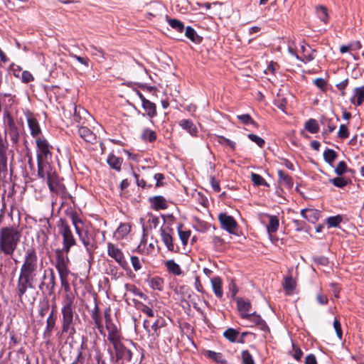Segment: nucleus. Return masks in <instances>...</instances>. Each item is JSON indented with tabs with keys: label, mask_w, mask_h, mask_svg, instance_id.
I'll return each instance as SVG.
<instances>
[{
	"label": "nucleus",
	"mask_w": 364,
	"mask_h": 364,
	"mask_svg": "<svg viewBox=\"0 0 364 364\" xmlns=\"http://www.w3.org/2000/svg\"><path fill=\"white\" fill-rule=\"evenodd\" d=\"M173 234V228L170 227L160 228V235L162 242L168 249V250L176 253L179 251V247L173 243L172 235Z\"/></svg>",
	"instance_id": "obj_13"
},
{
	"label": "nucleus",
	"mask_w": 364,
	"mask_h": 364,
	"mask_svg": "<svg viewBox=\"0 0 364 364\" xmlns=\"http://www.w3.org/2000/svg\"><path fill=\"white\" fill-rule=\"evenodd\" d=\"M67 216L70 219L79 240L82 243L87 254L91 256L97 248V244L95 235L85 230V223L79 214L73 210H66Z\"/></svg>",
	"instance_id": "obj_2"
},
{
	"label": "nucleus",
	"mask_w": 364,
	"mask_h": 364,
	"mask_svg": "<svg viewBox=\"0 0 364 364\" xmlns=\"http://www.w3.org/2000/svg\"><path fill=\"white\" fill-rule=\"evenodd\" d=\"M57 228L58 229V234L62 237V243L64 250H66L68 255L73 247L77 245V240L74 234L69 225L68 223L65 218H60L57 222Z\"/></svg>",
	"instance_id": "obj_5"
},
{
	"label": "nucleus",
	"mask_w": 364,
	"mask_h": 364,
	"mask_svg": "<svg viewBox=\"0 0 364 364\" xmlns=\"http://www.w3.org/2000/svg\"><path fill=\"white\" fill-rule=\"evenodd\" d=\"M166 19L169 26L178 32L182 33L185 28L184 24L182 21L176 18H170L168 16H166Z\"/></svg>",
	"instance_id": "obj_34"
},
{
	"label": "nucleus",
	"mask_w": 364,
	"mask_h": 364,
	"mask_svg": "<svg viewBox=\"0 0 364 364\" xmlns=\"http://www.w3.org/2000/svg\"><path fill=\"white\" fill-rule=\"evenodd\" d=\"M240 335V332L235 328H229L223 333V336L230 342L235 343L237 342V338Z\"/></svg>",
	"instance_id": "obj_35"
},
{
	"label": "nucleus",
	"mask_w": 364,
	"mask_h": 364,
	"mask_svg": "<svg viewBox=\"0 0 364 364\" xmlns=\"http://www.w3.org/2000/svg\"><path fill=\"white\" fill-rule=\"evenodd\" d=\"M38 270V267L20 269L16 287V292L20 300H22L28 289H35Z\"/></svg>",
	"instance_id": "obj_4"
},
{
	"label": "nucleus",
	"mask_w": 364,
	"mask_h": 364,
	"mask_svg": "<svg viewBox=\"0 0 364 364\" xmlns=\"http://www.w3.org/2000/svg\"><path fill=\"white\" fill-rule=\"evenodd\" d=\"M38 267V257L35 247H31L25 250L23 264L20 269Z\"/></svg>",
	"instance_id": "obj_11"
},
{
	"label": "nucleus",
	"mask_w": 364,
	"mask_h": 364,
	"mask_svg": "<svg viewBox=\"0 0 364 364\" xmlns=\"http://www.w3.org/2000/svg\"><path fill=\"white\" fill-rule=\"evenodd\" d=\"M110 343L113 345V348L115 351V362L122 360V363H123L124 362H130L132 360L133 353L130 349L127 348L121 342V338L115 339Z\"/></svg>",
	"instance_id": "obj_7"
},
{
	"label": "nucleus",
	"mask_w": 364,
	"mask_h": 364,
	"mask_svg": "<svg viewBox=\"0 0 364 364\" xmlns=\"http://www.w3.org/2000/svg\"><path fill=\"white\" fill-rule=\"evenodd\" d=\"M251 180L255 186H269V184L267 182L264 180V178L261 176L260 175L252 173L251 174Z\"/></svg>",
	"instance_id": "obj_48"
},
{
	"label": "nucleus",
	"mask_w": 364,
	"mask_h": 364,
	"mask_svg": "<svg viewBox=\"0 0 364 364\" xmlns=\"http://www.w3.org/2000/svg\"><path fill=\"white\" fill-rule=\"evenodd\" d=\"M279 226V221L276 215L269 216V223L267 225V230L269 235L276 232Z\"/></svg>",
	"instance_id": "obj_32"
},
{
	"label": "nucleus",
	"mask_w": 364,
	"mask_h": 364,
	"mask_svg": "<svg viewBox=\"0 0 364 364\" xmlns=\"http://www.w3.org/2000/svg\"><path fill=\"white\" fill-rule=\"evenodd\" d=\"M354 92L355 95L350 99V102L355 105L360 106L364 102V86L355 87Z\"/></svg>",
	"instance_id": "obj_26"
},
{
	"label": "nucleus",
	"mask_w": 364,
	"mask_h": 364,
	"mask_svg": "<svg viewBox=\"0 0 364 364\" xmlns=\"http://www.w3.org/2000/svg\"><path fill=\"white\" fill-rule=\"evenodd\" d=\"M292 348L294 350V354L292 355L294 358L296 360H300L303 355V351L297 345L294 343H292Z\"/></svg>",
	"instance_id": "obj_61"
},
{
	"label": "nucleus",
	"mask_w": 364,
	"mask_h": 364,
	"mask_svg": "<svg viewBox=\"0 0 364 364\" xmlns=\"http://www.w3.org/2000/svg\"><path fill=\"white\" fill-rule=\"evenodd\" d=\"M242 364H255L254 359L247 350H244L241 353Z\"/></svg>",
	"instance_id": "obj_55"
},
{
	"label": "nucleus",
	"mask_w": 364,
	"mask_h": 364,
	"mask_svg": "<svg viewBox=\"0 0 364 364\" xmlns=\"http://www.w3.org/2000/svg\"><path fill=\"white\" fill-rule=\"evenodd\" d=\"M352 171H353L352 169L348 168L347 164L344 161H340L337 164V166L335 168V173L338 176H342L343 174H344L346 172H352Z\"/></svg>",
	"instance_id": "obj_49"
},
{
	"label": "nucleus",
	"mask_w": 364,
	"mask_h": 364,
	"mask_svg": "<svg viewBox=\"0 0 364 364\" xmlns=\"http://www.w3.org/2000/svg\"><path fill=\"white\" fill-rule=\"evenodd\" d=\"M56 287L55 275L52 268H48L44 270L38 289L44 292H47L49 296L55 293Z\"/></svg>",
	"instance_id": "obj_6"
},
{
	"label": "nucleus",
	"mask_w": 364,
	"mask_h": 364,
	"mask_svg": "<svg viewBox=\"0 0 364 364\" xmlns=\"http://www.w3.org/2000/svg\"><path fill=\"white\" fill-rule=\"evenodd\" d=\"M237 309L240 311V316L242 318V315L249 314L251 309V303L248 300H245L241 298L237 299Z\"/></svg>",
	"instance_id": "obj_31"
},
{
	"label": "nucleus",
	"mask_w": 364,
	"mask_h": 364,
	"mask_svg": "<svg viewBox=\"0 0 364 364\" xmlns=\"http://www.w3.org/2000/svg\"><path fill=\"white\" fill-rule=\"evenodd\" d=\"M185 36L195 43H200L203 41V38L198 35L195 29L191 26L186 28Z\"/></svg>",
	"instance_id": "obj_30"
},
{
	"label": "nucleus",
	"mask_w": 364,
	"mask_h": 364,
	"mask_svg": "<svg viewBox=\"0 0 364 364\" xmlns=\"http://www.w3.org/2000/svg\"><path fill=\"white\" fill-rule=\"evenodd\" d=\"M329 181L336 187L343 188L350 182V180L345 179L343 177H336L334 178L330 179Z\"/></svg>",
	"instance_id": "obj_51"
},
{
	"label": "nucleus",
	"mask_w": 364,
	"mask_h": 364,
	"mask_svg": "<svg viewBox=\"0 0 364 364\" xmlns=\"http://www.w3.org/2000/svg\"><path fill=\"white\" fill-rule=\"evenodd\" d=\"M141 311L146 314L149 317H154V312L152 309L146 306V304H141Z\"/></svg>",
	"instance_id": "obj_64"
},
{
	"label": "nucleus",
	"mask_w": 364,
	"mask_h": 364,
	"mask_svg": "<svg viewBox=\"0 0 364 364\" xmlns=\"http://www.w3.org/2000/svg\"><path fill=\"white\" fill-rule=\"evenodd\" d=\"M123 161L124 160L122 157L116 156L112 153H110L107 159V163L109 167L117 172H119L122 170Z\"/></svg>",
	"instance_id": "obj_20"
},
{
	"label": "nucleus",
	"mask_w": 364,
	"mask_h": 364,
	"mask_svg": "<svg viewBox=\"0 0 364 364\" xmlns=\"http://www.w3.org/2000/svg\"><path fill=\"white\" fill-rule=\"evenodd\" d=\"M305 129L311 134H316L319 131V126L314 119H309L305 123Z\"/></svg>",
	"instance_id": "obj_42"
},
{
	"label": "nucleus",
	"mask_w": 364,
	"mask_h": 364,
	"mask_svg": "<svg viewBox=\"0 0 364 364\" xmlns=\"http://www.w3.org/2000/svg\"><path fill=\"white\" fill-rule=\"evenodd\" d=\"M27 122L31 136L33 138H36V139L38 137H41L40 134H41V129L38 120L33 116L30 115L27 117Z\"/></svg>",
	"instance_id": "obj_17"
},
{
	"label": "nucleus",
	"mask_w": 364,
	"mask_h": 364,
	"mask_svg": "<svg viewBox=\"0 0 364 364\" xmlns=\"http://www.w3.org/2000/svg\"><path fill=\"white\" fill-rule=\"evenodd\" d=\"M5 134H8L13 144H17L19 141V130L18 127L16 125L5 128Z\"/></svg>",
	"instance_id": "obj_29"
},
{
	"label": "nucleus",
	"mask_w": 364,
	"mask_h": 364,
	"mask_svg": "<svg viewBox=\"0 0 364 364\" xmlns=\"http://www.w3.org/2000/svg\"><path fill=\"white\" fill-rule=\"evenodd\" d=\"M247 137L253 142L256 143L258 146L260 148H262L264 146L265 141L263 139L258 136L257 135L255 134H249L247 135Z\"/></svg>",
	"instance_id": "obj_57"
},
{
	"label": "nucleus",
	"mask_w": 364,
	"mask_h": 364,
	"mask_svg": "<svg viewBox=\"0 0 364 364\" xmlns=\"http://www.w3.org/2000/svg\"><path fill=\"white\" fill-rule=\"evenodd\" d=\"M130 259H131V263L132 264V267L136 272H137L141 269V264L140 260L138 257L132 256Z\"/></svg>",
	"instance_id": "obj_63"
},
{
	"label": "nucleus",
	"mask_w": 364,
	"mask_h": 364,
	"mask_svg": "<svg viewBox=\"0 0 364 364\" xmlns=\"http://www.w3.org/2000/svg\"><path fill=\"white\" fill-rule=\"evenodd\" d=\"M22 237L21 230L15 225L0 228V254L12 256Z\"/></svg>",
	"instance_id": "obj_3"
},
{
	"label": "nucleus",
	"mask_w": 364,
	"mask_h": 364,
	"mask_svg": "<svg viewBox=\"0 0 364 364\" xmlns=\"http://www.w3.org/2000/svg\"><path fill=\"white\" fill-rule=\"evenodd\" d=\"M38 164V176L41 178H47V171H50V166L48 161L37 160Z\"/></svg>",
	"instance_id": "obj_25"
},
{
	"label": "nucleus",
	"mask_w": 364,
	"mask_h": 364,
	"mask_svg": "<svg viewBox=\"0 0 364 364\" xmlns=\"http://www.w3.org/2000/svg\"><path fill=\"white\" fill-rule=\"evenodd\" d=\"M301 50L303 53L301 58L305 60L304 63L312 61L315 58L314 53H316V50L311 49L309 45H301Z\"/></svg>",
	"instance_id": "obj_28"
},
{
	"label": "nucleus",
	"mask_w": 364,
	"mask_h": 364,
	"mask_svg": "<svg viewBox=\"0 0 364 364\" xmlns=\"http://www.w3.org/2000/svg\"><path fill=\"white\" fill-rule=\"evenodd\" d=\"M210 282L215 295L218 298L221 299L223 295V291L222 289V279L217 276L213 277Z\"/></svg>",
	"instance_id": "obj_24"
},
{
	"label": "nucleus",
	"mask_w": 364,
	"mask_h": 364,
	"mask_svg": "<svg viewBox=\"0 0 364 364\" xmlns=\"http://www.w3.org/2000/svg\"><path fill=\"white\" fill-rule=\"evenodd\" d=\"M178 124L192 136H197L198 128L191 119H181L179 121Z\"/></svg>",
	"instance_id": "obj_19"
},
{
	"label": "nucleus",
	"mask_w": 364,
	"mask_h": 364,
	"mask_svg": "<svg viewBox=\"0 0 364 364\" xmlns=\"http://www.w3.org/2000/svg\"><path fill=\"white\" fill-rule=\"evenodd\" d=\"M56 316H54V310L53 309L47 318L46 326L43 332V338L49 340L52 336L53 331L55 327Z\"/></svg>",
	"instance_id": "obj_16"
},
{
	"label": "nucleus",
	"mask_w": 364,
	"mask_h": 364,
	"mask_svg": "<svg viewBox=\"0 0 364 364\" xmlns=\"http://www.w3.org/2000/svg\"><path fill=\"white\" fill-rule=\"evenodd\" d=\"M75 296L73 294H67L63 301L61 308V334H68L73 337L76 333V321H80L78 314L75 312L74 305Z\"/></svg>",
	"instance_id": "obj_1"
},
{
	"label": "nucleus",
	"mask_w": 364,
	"mask_h": 364,
	"mask_svg": "<svg viewBox=\"0 0 364 364\" xmlns=\"http://www.w3.org/2000/svg\"><path fill=\"white\" fill-rule=\"evenodd\" d=\"M333 327H334V329L336 331L338 338L341 339L342 336H343V331L341 328V324L337 318L334 319Z\"/></svg>",
	"instance_id": "obj_62"
},
{
	"label": "nucleus",
	"mask_w": 364,
	"mask_h": 364,
	"mask_svg": "<svg viewBox=\"0 0 364 364\" xmlns=\"http://www.w3.org/2000/svg\"><path fill=\"white\" fill-rule=\"evenodd\" d=\"M92 50V55L100 56L102 59L106 60V54L101 48H97L93 45L90 46Z\"/></svg>",
	"instance_id": "obj_59"
},
{
	"label": "nucleus",
	"mask_w": 364,
	"mask_h": 364,
	"mask_svg": "<svg viewBox=\"0 0 364 364\" xmlns=\"http://www.w3.org/2000/svg\"><path fill=\"white\" fill-rule=\"evenodd\" d=\"M316 14L318 17L323 21L325 23H327L328 21V14L326 7L324 6H318L316 7Z\"/></svg>",
	"instance_id": "obj_43"
},
{
	"label": "nucleus",
	"mask_w": 364,
	"mask_h": 364,
	"mask_svg": "<svg viewBox=\"0 0 364 364\" xmlns=\"http://www.w3.org/2000/svg\"><path fill=\"white\" fill-rule=\"evenodd\" d=\"M157 137L156 132L152 129L149 128L144 129L141 134V139L144 141H146L149 142H153L156 141Z\"/></svg>",
	"instance_id": "obj_38"
},
{
	"label": "nucleus",
	"mask_w": 364,
	"mask_h": 364,
	"mask_svg": "<svg viewBox=\"0 0 364 364\" xmlns=\"http://www.w3.org/2000/svg\"><path fill=\"white\" fill-rule=\"evenodd\" d=\"M78 134L86 142L93 144L97 141L96 135L86 127H80L78 129Z\"/></svg>",
	"instance_id": "obj_18"
},
{
	"label": "nucleus",
	"mask_w": 364,
	"mask_h": 364,
	"mask_svg": "<svg viewBox=\"0 0 364 364\" xmlns=\"http://www.w3.org/2000/svg\"><path fill=\"white\" fill-rule=\"evenodd\" d=\"M9 348L12 349L21 341V335L14 331L9 332Z\"/></svg>",
	"instance_id": "obj_41"
},
{
	"label": "nucleus",
	"mask_w": 364,
	"mask_h": 364,
	"mask_svg": "<svg viewBox=\"0 0 364 364\" xmlns=\"http://www.w3.org/2000/svg\"><path fill=\"white\" fill-rule=\"evenodd\" d=\"M165 266L168 272L172 273L174 275L179 276L182 274V270L180 266L175 262L173 259H169L165 262Z\"/></svg>",
	"instance_id": "obj_33"
},
{
	"label": "nucleus",
	"mask_w": 364,
	"mask_h": 364,
	"mask_svg": "<svg viewBox=\"0 0 364 364\" xmlns=\"http://www.w3.org/2000/svg\"><path fill=\"white\" fill-rule=\"evenodd\" d=\"M166 325L165 320L160 317L157 318L155 322L151 325V329L156 333V335L158 336L159 335V330L164 327Z\"/></svg>",
	"instance_id": "obj_53"
},
{
	"label": "nucleus",
	"mask_w": 364,
	"mask_h": 364,
	"mask_svg": "<svg viewBox=\"0 0 364 364\" xmlns=\"http://www.w3.org/2000/svg\"><path fill=\"white\" fill-rule=\"evenodd\" d=\"M143 109L146 111L147 116L152 119L156 116V106L155 103L151 102L147 100L144 101V103L141 104Z\"/></svg>",
	"instance_id": "obj_27"
},
{
	"label": "nucleus",
	"mask_w": 364,
	"mask_h": 364,
	"mask_svg": "<svg viewBox=\"0 0 364 364\" xmlns=\"http://www.w3.org/2000/svg\"><path fill=\"white\" fill-rule=\"evenodd\" d=\"M106 328L108 331L107 339L109 342L121 338L120 332L117 326L113 323L111 316V309L107 308L104 312Z\"/></svg>",
	"instance_id": "obj_10"
},
{
	"label": "nucleus",
	"mask_w": 364,
	"mask_h": 364,
	"mask_svg": "<svg viewBox=\"0 0 364 364\" xmlns=\"http://www.w3.org/2000/svg\"><path fill=\"white\" fill-rule=\"evenodd\" d=\"M3 122L4 124V129L16 125L11 113L8 110H5L4 112Z\"/></svg>",
	"instance_id": "obj_44"
},
{
	"label": "nucleus",
	"mask_w": 364,
	"mask_h": 364,
	"mask_svg": "<svg viewBox=\"0 0 364 364\" xmlns=\"http://www.w3.org/2000/svg\"><path fill=\"white\" fill-rule=\"evenodd\" d=\"M37 146V160L48 161L52 158L51 149L52 146L50 145L48 140L44 137H38L36 139Z\"/></svg>",
	"instance_id": "obj_8"
},
{
	"label": "nucleus",
	"mask_w": 364,
	"mask_h": 364,
	"mask_svg": "<svg viewBox=\"0 0 364 364\" xmlns=\"http://www.w3.org/2000/svg\"><path fill=\"white\" fill-rule=\"evenodd\" d=\"M237 118L244 124H252L255 127H258L259 126L249 114L237 115Z\"/></svg>",
	"instance_id": "obj_47"
},
{
	"label": "nucleus",
	"mask_w": 364,
	"mask_h": 364,
	"mask_svg": "<svg viewBox=\"0 0 364 364\" xmlns=\"http://www.w3.org/2000/svg\"><path fill=\"white\" fill-rule=\"evenodd\" d=\"M70 273V271L58 273L60 279V282H61V285L65 289V290L66 291L70 289V285H69V283L68 281V277Z\"/></svg>",
	"instance_id": "obj_52"
},
{
	"label": "nucleus",
	"mask_w": 364,
	"mask_h": 364,
	"mask_svg": "<svg viewBox=\"0 0 364 364\" xmlns=\"http://www.w3.org/2000/svg\"><path fill=\"white\" fill-rule=\"evenodd\" d=\"M47 184L52 192L62 196L67 193L65 185L59 181L55 171H47Z\"/></svg>",
	"instance_id": "obj_9"
},
{
	"label": "nucleus",
	"mask_w": 364,
	"mask_h": 364,
	"mask_svg": "<svg viewBox=\"0 0 364 364\" xmlns=\"http://www.w3.org/2000/svg\"><path fill=\"white\" fill-rule=\"evenodd\" d=\"M278 181L281 186L286 187L288 189H291L293 187L294 181L292 178L286 173L284 171H278Z\"/></svg>",
	"instance_id": "obj_23"
},
{
	"label": "nucleus",
	"mask_w": 364,
	"mask_h": 364,
	"mask_svg": "<svg viewBox=\"0 0 364 364\" xmlns=\"http://www.w3.org/2000/svg\"><path fill=\"white\" fill-rule=\"evenodd\" d=\"M125 288L127 291L132 292L134 294L139 296L140 298L146 299V296L141 292L135 285L126 284Z\"/></svg>",
	"instance_id": "obj_54"
},
{
	"label": "nucleus",
	"mask_w": 364,
	"mask_h": 364,
	"mask_svg": "<svg viewBox=\"0 0 364 364\" xmlns=\"http://www.w3.org/2000/svg\"><path fill=\"white\" fill-rule=\"evenodd\" d=\"M203 355L213 360L214 362L218 364H227L228 361L222 353H217L210 350H206L203 352Z\"/></svg>",
	"instance_id": "obj_22"
},
{
	"label": "nucleus",
	"mask_w": 364,
	"mask_h": 364,
	"mask_svg": "<svg viewBox=\"0 0 364 364\" xmlns=\"http://www.w3.org/2000/svg\"><path fill=\"white\" fill-rule=\"evenodd\" d=\"M55 267L56 268L58 273L70 271L68 268L69 258L67 255H65L66 250H64V247H63L61 249H56L55 250Z\"/></svg>",
	"instance_id": "obj_14"
},
{
	"label": "nucleus",
	"mask_w": 364,
	"mask_h": 364,
	"mask_svg": "<svg viewBox=\"0 0 364 364\" xmlns=\"http://www.w3.org/2000/svg\"><path fill=\"white\" fill-rule=\"evenodd\" d=\"M218 220L221 228L229 233H234L237 229V223L232 215H229L225 213H221L218 215Z\"/></svg>",
	"instance_id": "obj_15"
},
{
	"label": "nucleus",
	"mask_w": 364,
	"mask_h": 364,
	"mask_svg": "<svg viewBox=\"0 0 364 364\" xmlns=\"http://www.w3.org/2000/svg\"><path fill=\"white\" fill-rule=\"evenodd\" d=\"M242 318L247 319L252 323H254L255 325H259L260 322H262V317L257 314L255 312L252 314H245L242 315Z\"/></svg>",
	"instance_id": "obj_50"
},
{
	"label": "nucleus",
	"mask_w": 364,
	"mask_h": 364,
	"mask_svg": "<svg viewBox=\"0 0 364 364\" xmlns=\"http://www.w3.org/2000/svg\"><path fill=\"white\" fill-rule=\"evenodd\" d=\"M149 286L154 290L162 291L164 288V280L161 277H152L149 281Z\"/></svg>",
	"instance_id": "obj_39"
},
{
	"label": "nucleus",
	"mask_w": 364,
	"mask_h": 364,
	"mask_svg": "<svg viewBox=\"0 0 364 364\" xmlns=\"http://www.w3.org/2000/svg\"><path fill=\"white\" fill-rule=\"evenodd\" d=\"M338 136L342 139H347L349 136V132L346 125L341 124L340 126Z\"/></svg>",
	"instance_id": "obj_60"
},
{
	"label": "nucleus",
	"mask_w": 364,
	"mask_h": 364,
	"mask_svg": "<svg viewBox=\"0 0 364 364\" xmlns=\"http://www.w3.org/2000/svg\"><path fill=\"white\" fill-rule=\"evenodd\" d=\"M312 259L314 263L322 266H327L329 263L328 257L325 256H314Z\"/></svg>",
	"instance_id": "obj_58"
},
{
	"label": "nucleus",
	"mask_w": 364,
	"mask_h": 364,
	"mask_svg": "<svg viewBox=\"0 0 364 364\" xmlns=\"http://www.w3.org/2000/svg\"><path fill=\"white\" fill-rule=\"evenodd\" d=\"M149 201L151 203V207L156 210H165L168 208L166 200L164 196H156L149 198Z\"/></svg>",
	"instance_id": "obj_21"
},
{
	"label": "nucleus",
	"mask_w": 364,
	"mask_h": 364,
	"mask_svg": "<svg viewBox=\"0 0 364 364\" xmlns=\"http://www.w3.org/2000/svg\"><path fill=\"white\" fill-rule=\"evenodd\" d=\"M107 255L113 258L124 269L129 268V264L124 258V253L114 244L107 243Z\"/></svg>",
	"instance_id": "obj_12"
},
{
	"label": "nucleus",
	"mask_w": 364,
	"mask_h": 364,
	"mask_svg": "<svg viewBox=\"0 0 364 364\" xmlns=\"http://www.w3.org/2000/svg\"><path fill=\"white\" fill-rule=\"evenodd\" d=\"M337 157L338 154L333 149H326L323 152V159L330 165H332Z\"/></svg>",
	"instance_id": "obj_40"
},
{
	"label": "nucleus",
	"mask_w": 364,
	"mask_h": 364,
	"mask_svg": "<svg viewBox=\"0 0 364 364\" xmlns=\"http://www.w3.org/2000/svg\"><path fill=\"white\" fill-rule=\"evenodd\" d=\"M296 281L292 278L291 276H288L284 277V282L283 283V288L284 289L288 292V294H289L291 292H292L294 289L296 288Z\"/></svg>",
	"instance_id": "obj_36"
},
{
	"label": "nucleus",
	"mask_w": 364,
	"mask_h": 364,
	"mask_svg": "<svg viewBox=\"0 0 364 364\" xmlns=\"http://www.w3.org/2000/svg\"><path fill=\"white\" fill-rule=\"evenodd\" d=\"M131 230V226L128 223H121L116 230V234L123 238L127 236Z\"/></svg>",
	"instance_id": "obj_46"
},
{
	"label": "nucleus",
	"mask_w": 364,
	"mask_h": 364,
	"mask_svg": "<svg viewBox=\"0 0 364 364\" xmlns=\"http://www.w3.org/2000/svg\"><path fill=\"white\" fill-rule=\"evenodd\" d=\"M319 213L317 210L314 209H309L308 215L306 217V219L312 223H314L318 220Z\"/></svg>",
	"instance_id": "obj_56"
},
{
	"label": "nucleus",
	"mask_w": 364,
	"mask_h": 364,
	"mask_svg": "<svg viewBox=\"0 0 364 364\" xmlns=\"http://www.w3.org/2000/svg\"><path fill=\"white\" fill-rule=\"evenodd\" d=\"M183 224L180 223L177 226V230L178 233V236L180 237V240L182 242V244L183 245H186L188 244V239L191 236V231L190 230L186 231L182 230Z\"/></svg>",
	"instance_id": "obj_37"
},
{
	"label": "nucleus",
	"mask_w": 364,
	"mask_h": 364,
	"mask_svg": "<svg viewBox=\"0 0 364 364\" xmlns=\"http://www.w3.org/2000/svg\"><path fill=\"white\" fill-rule=\"evenodd\" d=\"M343 217L341 215L328 217L326 219V223L329 228H337L342 222Z\"/></svg>",
	"instance_id": "obj_45"
}]
</instances>
